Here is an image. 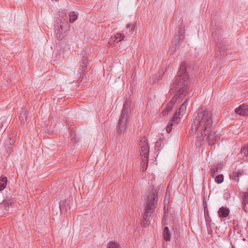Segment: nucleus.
I'll list each match as a JSON object with an SVG mask.
<instances>
[{"label":"nucleus","mask_w":248,"mask_h":248,"mask_svg":"<svg viewBox=\"0 0 248 248\" xmlns=\"http://www.w3.org/2000/svg\"><path fill=\"white\" fill-rule=\"evenodd\" d=\"M189 89V76L186 71V62H181L179 70L170 88V93L175 94L165 109L162 111L163 115L170 112L177 101L184 98L187 93Z\"/></svg>","instance_id":"1"},{"label":"nucleus","mask_w":248,"mask_h":248,"mask_svg":"<svg viewBox=\"0 0 248 248\" xmlns=\"http://www.w3.org/2000/svg\"><path fill=\"white\" fill-rule=\"evenodd\" d=\"M212 112L209 109L202 107L199 108L193 115L191 132L197 131L209 132L212 127Z\"/></svg>","instance_id":"2"},{"label":"nucleus","mask_w":248,"mask_h":248,"mask_svg":"<svg viewBox=\"0 0 248 248\" xmlns=\"http://www.w3.org/2000/svg\"><path fill=\"white\" fill-rule=\"evenodd\" d=\"M157 201V192L156 190H154L152 188L146 201L145 212L143 217V219L141 224L143 227L146 228L149 225L153 218V213L156 207Z\"/></svg>","instance_id":"3"},{"label":"nucleus","mask_w":248,"mask_h":248,"mask_svg":"<svg viewBox=\"0 0 248 248\" xmlns=\"http://www.w3.org/2000/svg\"><path fill=\"white\" fill-rule=\"evenodd\" d=\"M131 110L127 101L123 105L120 117L117 126V132L119 134L124 133L126 129L129 122Z\"/></svg>","instance_id":"4"},{"label":"nucleus","mask_w":248,"mask_h":248,"mask_svg":"<svg viewBox=\"0 0 248 248\" xmlns=\"http://www.w3.org/2000/svg\"><path fill=\"white\" fill-rule=\"evenodd\" d=\"M69 29L70 26L67 22L62 19H58L55 25V32L57 38L59 40H62L68 34Z\"/></svg>","instance_id":"5"},{"label":"nucleus","mask_w":248,"mask_h":248,"mask_svg":"<svg viewBox=\"0 0 248 248\" xmlns=\"http://www.w3.org/2000/svg\"><path fill=\"white\" fill-rule=\"evenodd\" d=\"M184 39L183 29L181 25L179 27L177 34L174 36L171 42V45L170 47V50L171 54H173L182 45Z\"/></svg>","instance_id":"6"},{"label":"nucleus","mask_w":248,"mask_h":248,"mask_svg":"<svg viewBox=\"0 0 248 248\" xmlns=\"http://www.w3.org/2000/svg\"><path fill=\"white\" fill-rule=\"evenodd\" d=\"M140 153L141 156L142 170L144 171L147 169L148 164V158L149 154V148L148 143L144 140L143 142H141L140 144Z\"/></svg>","instance_id":"7"},{"label":"nucleus","mask_w":248,"mask_h":248,"mask_svg":"<svg viewBox=\"0 0 248 248\" xmlns=\"http://www.w3.org/2000/svg\"><path fill=\"white\" fill-rule=\"evenodd\" d=\"M201 134L202 136L203 141H208L209 145L215 144L217 140V137L215 135V133L212 131V128L208 132H205L204 130L201 132Z\"/></svg>","instance_id":"8"},{"label":"nucleus","mask_w":248,"mask_h":248,"mask_svg":"<svg viewBox=\"0 0 248 248\" xmlns=\"http://www.w3.org/2000/svg\"><path fill=\"white\" fill-rule=\"evenodd\" d=\"M189 98H187L185 102L181 105L179 109L177 110L175 112L174 116L172 118V121L175 124H177L179 121L180 116L181 114H183L185 111L186 106L189 102Z\"/></svg>","instance_id":"9"},{"label":"nucleus","mask_w":248,"mask_h":248,"mask_svg":"<svg viewBox=\"0 0 248 248\" xmlns=\"http://www.w3.org/2000/svg\"><path fill=\"white\" fill-rule=\"evenodd\" d=\"M88 59L87 57L83 56L81 60L80 67L78 70V73L80 75V77L78 80L80 82L83 78V74L84 72L86 70L87 63L88 62Z\"/></svg>","instance_id":"10"},{"label":"nucleus","mask_w":248,"mask_h":248,"mask_svg":"<svg viewBox=\"0 0 248 248\" xmlns=\"http://www.w3.org/2000/svg\"><path fill=\"white\" fill-rule=\"evenodd\" d=\"M235 112L241 115L248 116V105L246 104L241 105L239 107L235 109Z\"/></svg>","instance_id":"11"},{"label":"nucleus","mask_w":248,"mask_h":248,"mask_svg":"<svg viewBox=\"0 0 248 248\" xmlns=\"http://www.w3.org/2000/svg\"><path fill=\"white\" fill-rule=\"evenodd\" d=\"M212 31L214 41L215 42L217 45L220 44V41L221 40L220 31L214 27L212 28Z\"/></svg>","instance_id":"12"},{"label":"nucleus","mask_w":248,"mask_h":248,"mask_svg":"<svg viewBox=\"0 0 248 248\" xmlns=\"http://www.w3.org/2000/svg\"><path fill=\"white\" fill-rule=\"evenodd\" d=\"M124 38V35L121 33H117L111 37V40L108 42V44L111 45L112 43H118L123 40Z\"/></svg>","instance_id":"13"},{"label":"nucleus","mask_w":248,"mask_h":248,"mask_svg":"<svg viewBox=\"0 0 248 248\" xmlns=\"http://www.w3.org/2000/svg\"><path fill=\"white\" fill-rule=\"evenodd\" d=\"M230 210L227 207H221L218 211V216L220 218L227 217L229 215Z\"/></svg>","instance_id":"14"},{"label":"nucleus","mask_w":248,"mask_h":248,"mask_svg":"<svg viewBox=\"0 0 248 248\" xmlns=\"http://www.w3.org/2000/svg\"><path fill=\"white\" fill-rule=\"evenodd\" d=\"M69 201L66 200H62L60 202V210L62 214H65L66 212L69 207Z\"/></svg>","instance_id":"15"},{"label":"nucleus","mask_w":248,"mask_h":248,"mask_svg":"<svg viewBox=\"0 0 248 248\" xmlns=\"http://www.w3.org/2000/svg\"><path fill=\"white\" fill-rule=\"evenodd\" d=\"M193 133H197L196 141H195V145L197 147H200L202 144H204L205 141H203L202 140V136L201 134V131H197L196 132H192Z\"/></svg>","instance_id":"16"},{"label":"nucleus","mask_w":248,"mask_h":248,"mask_svg":"<svg viewBox=\"0 0 248 248\" xmlns=\"http://www.w3.org/2000/svg\"><path fill=\"white\" fill-rule=\"evenodd\" d=\"M242 208L246 212H248L247 204H248V193L244 192L242 197Z\"/></svg>","instance_id":"17"},{"label":"nucleus","mask_w":248,"mask_h":248,"mask_svg":"<svg viewBox=\"0 0 248 248\" xmlns=\"http://www.w3.org/2000/svg\"><path fill=\"white\" fill-rule=\"evenodd\" d=\"M163 236L164 239L167 241H169L170 240L171 238V234L170 231L168 227H165L164 228L163 231Z\"/></svg>","instance_id":"18"},{"label":"nucleus","mask_w":248,"mask_h":248,"mask_svg":"<svg viewBox=\"0 0 248 248\" xmlns=\"http://www.w3.org/2000/svg\"><path fill=\"white\" fill-rule=\"evenodd\" d=\"M7 184V177L1 176L0 178V191H2L6 187Z\"/></svg>","instance_id":"19"},{"label":"nucleus","mask_w":248,"mask_h":248,"mask_svg":"<svg viewBox=\"0 0 248 248\" xmlns=\"http://www.w3.org/2000/svg\"><path fill=\"white\" fill-rule=\"evenodd\" d=\"M28 111L25 109H22L19 115V119L21 122H24L27 120L28 116Z\"/></svg>","instance_id":"20"},{"label":"nucleus","mask_w":248,"mask_h":248,"mask_svg":"<svg viewBox=\"0 0 248 248\" xmlns=\"http://www.w3.org/2000/svg\"><path fill=\"white\" fill-rule=\"evenodd\" d=\"M242 175V173L239 171H233L231 175L232 180L238 182L239 180V177Z\"/></svg>","instance_id":"21"},{"label":"nucleus","mask_w":248,"mask_h":248,"mask_svg":"<svg viewBox=\"0 0 248 248\" xmlns=\"http://www.w3.org/2000/svg\"><path fill=\"white\" fill-rule=\"evenodd\" d=\"M211 171V176L213 178H214L215 176L217 175L218 172V168L217 166H214L211 168L210 169Z\"/></svg>","instance_id":"22"},{"label":"nucleus","mask_w":248,"mask_h":248,"mask_svg":"<svg viewBox=\"0 0 248 248\" xmlns=\"http://www.w3.org/2000/svg\"><path fill=\"white\" fill-rule=\"evenodd\" d=\"M69 21L71 23H73L77 19V16L75 13L74 12H70L69 13Z\"/></svg>","instance_id":"23"},{"label":"nucleus","mask_w":248,"mask_h":248,"mask_svg":"<svg viewBox=\"0 0 248 248\" xmlns=\"http://www.w3.org/2000/svg\"><path fill=\"white\" fill-rule=\"evenodd\" d=\"M11 203L12 202L10 200H4L0 203V208L4 211L5 206H6V205H11Z\"/></svg>","instance_id":"24"},{"label":"nucleus","mask_w":248,"mask_h":248,"mask_svg":"<svg viewBox=\"0 0 248 248\" xmlns=\"http://www.w3.org/2000/svg\"><path fill=\"white\" fill-rule=\"evenodd\" d=\"M223 180L224 177L223 174H221L216 176L215 178V182L218 184L222 183L223 182Z\"/></svg>","instance_id":"25"},{"label":"nucleus","mask_w":248,"mask_h":248,"mask_svg":"<svg viewBox=\"0 0 248 248\" xmlns=\"http://www.w3.org/2000/svg\"><path fill=\"white\" fill-rule=\"evenodd\" d=\"M108 248H121L118 243L114 241L109 242L108 244Z\"/></svg>","instance_id":"26"},{"label":"nucleus","mask_w":248,"mask_h":248,"mask_svg":"<svg viewBox=\"0 0 248 248\" xmlns=\"http://www.w3.org/2000/svg\"><path fill=\"white\" fill-rule=\"evenodd\" d=\"M126 30H128L130 34H132L135 31V25L134 24L130 23L127 25ZM128 32V31L127 32Z\"/></svg>","instance_id":"27"},{"label":"nucleus","mask_w":248,"mask_h":248,"mask_svg":"<svg viewBox=\"0 0 248 248\" xmlns=\"http://www.w3.org/2000/svg\"><path fill=\"white\" fill-rule=\"evenodd\" d=\"M173 123L176 124L174 122L171 120V122L169 123L168 125L166 126V131L167 132L169 133L172 130V127L174 125Z\"/></svg>","instance_id":"28"},{"label":"nucleus","mask_w":248,"mask_h":248,"mask_svg":"<svg viewBox=\"0 0 248 248\" xmlns=\"http://www.w3.org/2000/svg\"><path fill=\"white\" fill-rule=\"evenodd\" d=\"M241 153L244 154L245 155L248 156V147H244L241 149Z\"/></svg>","instance_id":"29"},{"label":"nucleus","mask_w":248,"mask_h":248,"mask_svg":"<svg viewBox=\"0 0 248 248\" xmlns=\"http://www.w3.org/2000/svg\"><path fill=\"white\" fill-rule=\"evenodd\" d=\"M240 225L238 224L236 225L234 227V229L235 231H237L238 233H241V231L239 230Z\"/></svg>","instance_id":"30"},{"label":"nucleus","mask_w":248,"mask_h":248,"mask_svg":"<svg viewBox=\"0 0 248 248\" xmlns=\"http://www.w3.org/2000/svg\"><path fill=\"white\" fill-rule=\"evenodd\" d=\"M9 206L10 205H6V206H5L4 209L3 211L4 212H7L9 211Z\"/></svg>","instance_id":"31"},{"label":"nucleus","mask_w":248,"mask_h":248,"mask_svg":"<svg viewBox=\"0 0 248 248\" xmlns=\"http://www.w3.org/2000/svg\"><path fill=\"white\" fill-rule=\"evenodd\" d=\"M14 142H15L14 140L10 139L9 141V144L10 145H12L14 144Z\"/></svg>","instance_id":"32"},{"label":"nucleus","mask_w":248,"mask_h":248,"mask_svg":"<svg viewBox=\"0 0 248 248\" xmlns=\"http://www.w3.org/2000/svg\"><path fill=\"white\" fill-rule=\"evenodd\" d=\"M160 143H161V140L160 139V140H158L156 142V144H155V145H156V146H158V145H160Z\"/></svg>","instance_id":"33"},{"label":"nucleus","mask_w":248,"mask_h":248,"mask_svg":"<svg viewBox=\"0 0 248 248\" xmlns=\"http://www.w3.org/2000/svg\"><path fill=\"white\" fill-rule=\"evenodd\" d=\"M52 2L53 1H56V2H58L59 1V0H51Z\"/></svg>","instance_id":"34"}]
</instances>
